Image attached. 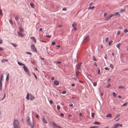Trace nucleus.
Listing matches in <instances>:
<instances>
[{"label": "nucleus", "mask_w": 128, "mask_h": 128, "mask_svg": "<svg viewBox=\"0 0 128 128\" xmlns=\"http://www.w3.org/2000/svg\"><path fill=\"white\" fill-rule=\"evenodd\" d=\"M110 66L112 68V69H113V68H114V66L112 65V64H110Z\"/></svg>", "instance_id": "obj_46"}, {"label": "nucleus", "mask_w": 128, "mask_h": 128, "mask_svg": "<svg viewBox=\"0 0 128 128\" xmlns=\"http://www.w3.org/2000/svg\"><path fill=\"white\" fill-rule=\"evenodd\" d=\"M113 14V16H116V15H118L119 16H120V15L119 14L118 12H117L115 13H114Z\"/></svg>", "instance_id": "obj_20"}, {"label": "nucleus", "mask_w": 128, "mask_h": 128, "mask_svg": "<svg viewBox=\"0 0 128 128\" xmlns=\"http://www.w3.org/2000/svg\"><path fill=\"white\" fill-rule=\"evenodd\" d=\"M32 74L34 75L36 79V80L37 79V77L36 76L34 72H32Z\"/></svg>", "instance_id": "obj_42"}, {"label": "nucleus", "mask_w": 128, "mask_h": 128, "mask_svg": "<svg viewBox=\"0 0 128 128\" xmlns=\"http://www.w3.org/2000/svg\"><path fill=\"white\" fill-rule=\"evenodd\" d=\"M57 109L58 110H59L60 109V106L58 105H57Z\"/></svg>", "instance_id": "obj_38"}, {"label": "nucleus", "mask_w": 128, "mask_h": 128, "mask_svg": "<svg viewBox=\"0 0 128 128\" xmlns=\"http://www.w3.org/2000/svg\"><path fill=\"white\" fill-rule=\"evenodd\" d=\"M94 65L95 66H97V64L96 62H94Z\"/></svg>", "instance_id": "obj_62"}, {"label": "nucleus", "mask_w": 128, "mask_h": 128, "mask_svg": "<svg viewBox=\"0 0 128 128\" xmlns=\"http://www.w3.org/2000/svg\"><path fill=\"white\" fill-rule=\"evenodd\" d=\"M1 62L2 63L4 62H5V60H4V59H2V61H1Z\"/></svg>", "instance_id": "obj_63"}, {"label": "nucleus", "mask_w": 128, "mask_h": 128, "mask_svg": "<svg viewBox=\"0 0 128 128\" xmlns=\"http://www.w3.org/2000/svg\"><path fill=\"white\" fill-rule=\"evenodd\" d=\"M113 41L112 40H111L109 42L108 44L109 46H110L112 44V43Z\"/></svg>", "instance_id": "obj_30"}, {"label": "nucleus", "mask_w": 128, "mask_h": 128, "mask_svg": "<svg viewBox=\"0 0 128 128\" xmlns=\"http://www.w3.org/2000/svg\"><path fill=\"white\" fill-rule=\"evenodd\" d=\"M56 44V43H55V42L54 41H53L52 42L51 44L52 45H54V44Z\"/></svg>", "instance_id": "obj_49"}, {"label": "nucleus", "mask_w": 128, "mask_h": 128, "mask_svg": "<svg viewBox=\"0 0 128 128\" xmlns=\"http://www.w3.org/2000/svg\"><path fill=\"white\" fill-rule=\"evenodd\" d=\"M2 81H0V90L1 91L2 90Z\"/></svg>", "instance_id": "obj_16"}, {"label": "nucleus", "mask_w": 128, "mask_h": 128, "mask_svg": "<svg viewBox=\"0 0 128 128\" xmlns=\"http://www.w3.org/2000/svg\"><path fill=\"white\" fill-rule=\"evenodd\" d=\"M28 124L31 126V128H34V125L33 121L32 122H31L30 121L27 122Z\"/></svg>", "instance_id": "obj_5"}, {"label": "nucleus", "mask_w": 128, "mask_h": 128, "mask_svg": "<svg viewBox=\"0 0 128 128\" xmlns=\"http://www.w3.org/2000/svg\"><path fill=\"white\" fill-rule=\"evenodd\" d=\"M108 37H107L105 40V41L106 42H107L108 40Z\"/></svg>", "instance_id": "obj_57"}, {"label": "nucleus", "mask_w": 128, "mask_h": 128, "mask_svg": "<svg viewBox=\"0 0 128 128\" xmlns=\"http://www.w3.org/2000/svg\"><path fill=\"white\" fill-rule=\"evenodd\" d=\"M52 123L53 125V127L54 128H58L59 127H60V126H58L54 122H52Z\"/></svg>", "instance_id": "obj_10"}, {"label": "nucleus", "mask_w": 128, "mask_h": 128, "mask_svg": "<svg viewBox=\"0 0 128 128\" xmlns=\"http://www.w3.org/2000/svg\"><path fill=\"white\" fill-rule=\"evenodd\" d=\"M63 10L66 11L67 10L66 8H62Z\"/></svg>", "instance_id": "obj_51"}, {"label": "nucleus", "mask_w": 128, "mask_h": 128, "mask_svg": "<svg viewBox=\"0 0 128 128\" xmlns=\"http://www.w3.org/2000/svg\"><path fill=\"white\" fill-rule=\"evenodd\" d=\"M54 84L56 86H57L59 84V82L58 80H56L54 82Z\"/></svg>", "instance_id": "obj_9"}, {"label": "nucleus", "mask_w": 128, "mask_h": 128, "mask_svg": "<svg viewBox=\"0 0 128 128\" xmlns=\"http://www.w3.org/2000/svg\"><path fill=\"white\" fill-rule=\"evenodd\" d=\"M23 68L24 71L26 72L27 74L29 76H30V74L29 73L28 69V68L25 66H24L23 67Z\"/></svg>", "instance_id": "obj_2"}, {"label": "nucleus", "mask_w": 128, "mask_h": 128, "mask_svg": "<svg viewBox=\"0 0 128 128\" xmlns=\"http://www.w3.org/2000/svg\"><path fill=\"white\" fill-rule=\"evenodd\" d=\"M104 69L106 70H109V69L108 68H107V67H105L104 68Z\"/></svg>", "instance_id": "obj_64"}, {"label": "nucleus", "mask_w": 128, "mask_h": 128, "mask_svg": "<svg viewBox=\"0 0 128 128\" xmlns=\"http://www.w3.org/2000/svg\"><path fill=\"white\" fill-rule=\"evenodd\" d=\"M19 30L20 32H24L23 29L21 27L19 28Z\"/></svg>", "instance_id": "obj_27"}, {"label": "nucleus", "mask_w": 128, "mask_h": 128, "mask_svg": "<svg viewBox=\"0 0 128 128\" xmlns=\"http://www.w3.org/2000/svg\"><path fill=\"white\" fill-rule=\"evenodd\" d=\"M26 98L28 100H29V94L28 93L27 94L26 96Z\"/></svg>", "instance_id": "obj_19"}, {"label": "nucleus", "mask_w": 128, "mask_h": 128, "mask_svg": "<svg viewBox=\"0 0 128 128\" xmlns=\"http://www.w3.org/2000/svg\"><path fill=\"white\" fill-rule=\"evenodd\" d=\"M119 125V124H114L112 127V128H116Z\"/></svg>", "instance_id": "obj_14"}, {"label": "nucleus", "mask_w": 128, "mask_h": 128, "mask_svg": "<svg viewBox=\"0 0 128 128\" xmlns=\"http://www.w3.org/2000/svg\"><path fill=\"white\" fill-rule=\"evenodd\" d=\"M31 62L34 65H35L36 64L35 61L34 60L33 61H32Z\"/></svg>", "instance_id": "obj_35"}, {"label": "nucleus", "mask_w": 128, "mask_h": 128, "mask_svg": "<svg viewBox=\"0 0 128 128\" xmlns=\"http://www.w3.org/2000/svg\"><path fill=\"white\" fill-rule=\"evenodd\" d=\"M26 53L28 54L32 55V53L30 52H26Z\"/></svg>", "instance_id": "obj_47"}, {"label": "nucleus", "mask_w": 128, "mask_h": 128, "mask_svg": "<svg viewBox=\"0 0 128 128\" xmlns=\"http://www.w3.org/2000/svg\"><path fill=\"white\" fill-rule=\"evenodd\" d=\"M66 92V90H64L62 92V94H65Z\"/></svg>", "instance_id": "obj_41"}, {"label": "nucleus", "mask_w": 128, "mask_h": 128, "mask_svg": "<svg viewBox=\"0 0 128 128\" xmlns=\"http://www.w3.org/2000/svg\"><path fill=\"white\" fill-rule=\"evenodd\" d=\"M113 16V14H111L110 15L108 16L107 17H106L104 19V20L105 21H107L110 18Z\"/></svg>", "instance_id": "obj_7"}, {"label": "nucleus", "mask_w": 128, "mask_h": 128, "mask_svg": "<svg viewBox=\"0 0 128 128\" xmlns=\"http://www.w3.org/2000/svg\"><path fill=\"white\" fill-rule=\"evenodd\" d=\"M110 86V84H108L107 86H106V88H108V87L109 86Z\"/></svg>", "instance_id": "obj_59"}, {"label": "nucleus", "mask_w": 128, "mask_h": 128, "mask_svg": "<svg viewBox=\"0 0 128 128\" xmlns=\"http://www.w3.org/2000/svg\"><path fill=\"white\" fill-rule=\"evenodd\" d=\"M31 48L34 51L36 52H37L36 49L34 44H32L31 45Z\"/></svg>", "instance_id": "obj_6"}, {"label": "nucleus", "mask_w": 128, "mask_h": 128, "mask_svg": "<svg viewBox=\"0 0 128 128\" xmlns=\"http://www.w3.org/2000/svg\"><path fill=\"white\" fill-rule=\"evenodd\" d=\"M93 85L94 86H96L97 85V83L96 82L94 83Z\"/></svg>", "instance_id": "obj_53"}, {"label": "nucleus", "mask_w": 128, "mask_h": 128, "mask_svg": "<svg viewBox=\"0 0 128 128\" xmlns=\"http://www.w3.org/2000/svg\"><path fill=\"white\" fill-rule=\"evenodd\" d=\"M93 60L94 61H96L97 60L96 59V58L94 56H93Z\"/></svg>", "instance_id": "obj_50"}, {"label": "nucleus", "mask_w": 128, "mask_h": 128, "mask_svg": "<svg viewBox=\"0 0 128 128\" xmlns=\"http://www.w3.org/2000/svg\"><path fill=\"white\" fill-rule=\"evenodd\" d=\"M94 124L96 125H99L100 124V123L97 122H94Z\"/></svg>", "instance_id": "obj_24"}, {"label": "nucleus", "mask_w": 128, "mask_h": 128, "mask_svg": "<svg viewBox=\"0 0 128 128\" xmlns=\"http://www.w3.org/2000/svg\"><path fill=\"white\" fill-rule=\"evenodd\" d=\"M18 36L21 37H23V34L20 32H18Z\"/></svg>", "instance_id": "obj_12"}, {"label": "nucleus", "mask_w": 128, "mask_h": 128, "mask_svg": "<svg viewBox=\"0 0 128 128\" xmlns=\"http://www.w3.org/2000/svg\"><path fill=\"white\" fill-rule=\"evenodd\" d=\"M0 15H1L2 16L3 15V14L2 12V10H0Z\"/></svg>", "instance_id": "obj_45"}, {"label": "nucleus", "mask_w": 128, "mask_h": 128, "mask_svg": "<svg viewBox=\"0 0 128 128\" xmlns=\"http://www.w3.org/2000/svg\"><path fill=\"white\" fill-rule=\"evenodd\" d=\"M2 77L3 76L2 74H1V75L0 76V81H2Z\"/></svg>", "instance_id": "obj_37"}, {"label": "nucleus", "mask_w": 128, "mask_h": 128, "mask_svg": "<svg viewBox=\"0 0 128 128\" xmlns=\"http://www.w3.org/2000/svg\"><path fill=\"white\" fill-rule=\"evenodd\" d=\"M30 38L32 40V41L34 43L36 42V40L35 38L34 37H32Z\"/></svg>", "instance_id": "obj_11"}, {"label": "nucleus", "mask_w": 128, "mask_h": 128, "mask_svg": "<svg viewBox=\"0 0 128 128\" xmlns=\"http://www.w3.org/2000/svg\"><path fill=\"white\" fill-rule=\"evenodd\" d=\"M4 50L3 48L0 47V51H3Z\"/></svg>", "instance_id": "obj_55"}, {"label": "nucleus", "mask_w": 128, "mask_h": 128, "mask_svg": "<svg viewBox=\"0 0 128 128\" xmlns=\"http://www.w3.org/2000/svg\"><path fill=\"white\" fill-rule=\"evenodd\" d=\"M42 120L44 124H46L47 122V121L44 117L42 118Z\"/></svg>", "instance_id": "obj_15"}, {"label": "nucleus", "mask_w": 128, "mask_h": 128, "mask_svg": "<svg viewBox=\"0 0 128 128\" xmlns=\"http://www.w3.org/2000/svg\"><path fill=\"white\" fill-rule=\"evenodd\" d=\"M125 10V9H122L121 10H120V12L121 13L122 12L124 11Z\"/></svg>", "instance_id": "obj_44"}, {"label": "nucleus", "mask_w": 128, "mask_h": 128, "mask_svg": "<svg viewBox=\"0 0 128 128\" xmlns=\"http://www.w3.org/2000/svg\"><path fill=\"white\" fill-rule=\"evenodd\" d=\"M112 94L114 97H115L116 96V94L115 92H112Z\"/></svg>", "instance_id": "obj_34"}, {"label": "nucleus", "mask_w": 128, "mask_h": 128, "mask_svg": "<svg viewBox=\"0 0 128 128\" xmlns=\"http://www.w3.org/2000/svg\"><path fill=\"white\" fill-rule=\"evenodd\" d=\"M98 126H94L90 127V128H98Z\"/></svg>", "instance_id": "obj_32"}, {"label": "nucleus", "mask_w": 128, "mask_h": 128, "mask_svg": "<svg viewBox=\"0 0 128 128\" xmlns=\"http://www.w3.org/2000/svg\"><path fill=\"white\" fill-rule=\"evenodd\" d=\"M95 8V7L94 6H92V7H90L88 8V10H93L94 8Z\"/></svg>", "instance_id": "obj_21"}, {"label": "nucleus", "mask_w": 128, "mask_h": 128, "mask_svg": "<svg viewBox=\"0 0 128 128\" xmlns=\"http://www.w3.org/2000/svg\"><path fill=\"white\" fill-rule=\"evenodd\" d=\"M15 19L16 21H18L19 20L18 18L17 17L15 18Z\"/></svg>", "instance_id": "obj_58"}, {"label": "nucleus", "mask_w": 128, "mask_h": 128, "mask_svg": "<svg viewBox=\"0 0 128 128\" xmlns=\"http://www.w3.org/2000/svg\"><path fill=\"white\" fill-rule=\"evenodd\" d=\"M18 121L17 119L16 121H14L13 122V126L14 128H19L18 126Z\"/></svg>", "instance_id": "obj_1"}, {"label": "nucleus", "mask_w": 128, "mask_h": 128, "mask_svg": "<svg viewBox=\"0 0 128 128\" xmlns=\"http://www.w3.org/2000/svg\"><path fill=\"white\" fill-rule=\"evenodd\" d=\"M127 102H126V103H124V104H123L122 106H126L127 105Z\"/></svg>", "instance_id": "obj_43"}, {"label": "nucleus", "mask_w": 128, "mask_h": 128, "mask_svg": "<svg viewBox=\"0 0 128 128\" xmlns=\"http://www.w3.org/2000/svg\"><path fill=\"white\" fill-rule=\"evenodd\" d=\"M10 22L12 24H13V22L12 20H10Z\"/></svg>", "instance_id": "obj_56"}, {"label": "nucleus", "mask_w": 128, "mask_h": 128, "mask_svg": "<svg viewBox=\"0 0 128 128\" xmlns=\"http://www.w3.org/2000/svg\"><path fill=\"white\" fill-rule=\"evenodd\" d=\"M82 63L80 62L79 64H78L77 66V68L78 70H80L81 66Z\"/></svg>", "instance_id": "obj_8"}, {"label": "nucleus", "mask_w": 128, "mask_h": 128, "mask_svg": "<svg viewBox=\"0 0 128 128\" xmlns=\"http://www.w3.org/2000/svg\"><path fill=\"white\" fill-rule=\"evenodd\" d=\"M18 64L20 65V66H22V65H23L24 66H25V65L23 64H22L20 62H18Z\"/></svg>", "instance_id": "obj_23"}, {"label": "nucleus", "mask_w": 128, "mask_h": 128, "mask_svg": "<svg viewBox=\"0 0 128 128\" xmlns=\"http://www.w3.org/2000/svg\"><path fill=\"white\" fill-rule=\"evenodd\" d=\"M54 63H56L57 64H61L62 62H54Z\"/></svg>", "instance_id": "obj_33"}, {"label": "nucleus", "mask_w": 128, "mask_h": 128, "mask_svg": "<svg viewBox=\"0 0 128 128\" xmlns=\"http://www.w3.org/2000/svg\"><path fill=\"white\" fill-rule=\"evenodd\" d=\"M94 114L95 113L94 112H92L91 113V116L92 118H94Z\"/></svg>", "instance_id": "obj_29"}, {"label": "nucleus", "mask_w": 128, "mask_h": 128, "mask_svg": "<svg viewBox=\"0 0 128 128\" xmlns=\"http://www.w3.org/2000/svg\"><path fill=\"white\" fill-rule=\"evenodd\" d=\"M124 88V86H122V85L118 87V88Z\"/></svg>", "instance_id": "obj_28"}, {"label": "nucleus", "mask_w": 128, "mask_h": 128, "mask_svg": "<svg viewBox=\"0 0 128 128\" xmlns=\"http://www.w3.org/2000/svg\"><path fill=\"white\" fill-rule=\"evenodd\" d=\"M128 31V30L127 29H125L124 31V32L125 33H126Z\"/></svg>", "instance_id": "obj_40"}, {"label": "nucleus", "mask_w": 128, "mask_h": 128, "mask_svg": "<svg viewBox=\"0 0 128 128\" xmlns=\"http://www.w3.org/2000/svg\"><path fill=\"white\" fill-rule=\"evenodd\" d=\"M121 59L122 62L124 63L126 62L127 59V58L126 57L124 56L123 55H122L121 56Z\"/></svg>", "instance_id": "obj_4"}, {"label": "nucleus", "mask_w": 128, "mask_h": 128, "mask_svg": "<svg viewBox=\"0 0 128 128\" xmlns=\"http://www.w3.org/2000/svg\"><path fill=\"white\" fill-rule=\"evenodd\" d=\"M12 44L14 47H16L17 46V45L16 44H14L12 43Z\"/></svg>", "instance_id": "obj_48"}, {"label": "nucleus", "mask_w": 128, "mask_h": 128, "mask_svg": "<svg viewBox=\"0 0 128 128\" xmlns=\"http://www.w3.org/2000/svg\"><path fill=\"white\" fill-rule=\"evenodd\" d=\"M72 26L73 27V29L74 30H76L77 28L76 27L75 25H74V24H73L72 25Z\"/></svg>", "instance_id": "obj_17"}, {"label": "nucleus", "mask_w": 128, "mask_h": 128, "mask_svg": "<svg viewBox=\"0 0 128 128\" xmlns=\"http://www.w3.org/2000/svg\"><path fill=\"white\" fill-rule=\"evenodd\" d=\"M30 118L29 117H27L26 118V122H28L30 121Z\"/></svg>", "instance_id": "obj_22"}, {"label": "nucleus", "mask_w": 128, "mask_h": 128, "mask_svg": "<svg viewBox=\"0 0 128 128\" xmlns=\"http://www.w3.org/2000/svg\"><path fill=\"white\" fill-rule=\"evenodd\" d=\"M36 117L37 118H39V116L38 114H36Z\"/></svg>", "instance_id": "obj_61"}, {"label": "nucleus", "mask_w": 128, "mask_h": 128, "mask_svg": "<svg viewBox=\"0 0 128 128\" xmlns=\"http://www.w3.org/2000/svg\"><path fill=\"white\" fill-rule=\"evenodd\" d=\"M121 44H120V43H118L117 44H116V47L117 48H119Z\"/></svg>", "instance_id": "obj_26"}, {"label": "nucleus", "mask_w": 128, "mask_h": 128, "mask_svg": "<svg viewBox=\"0 0 128 128\" xmlns=\"http://www.w3.org/2000/svg\"><path fill=\"white\" fill-rule=\"evenodd\" d=\"M30 100H33L35 98V97L33 96L31 94L30 95Z\"/></svg>", "instance_id": "obj_13"}, {"label": "nucleus", "mask_w": 128, "mask_h": 128, "mask_svg": "<svg viewBox=\"0 0 128 128\" xmlns=\"http://www.w3.org/2000/svg\"><path fill=\"white\" fill-rule=\"evenodd\" d=\"M120 116V114H117L116 116V118L114 119V120H115L116 118H118Z\"/></svg>", "instance_id": "obj_39"}, {"label": "nucleus", "mask_w": 128, "mask_h": 128, "mask_svg": "<svg viewBox=\"0 0 128 128\" xmlns=\"http://www.w3.org/2000/svg\"><path fill=\"white\" fill-rule=\"evenodd\" d=\"M90 39V37L89 36L87 35L84 38L83 42L84 43H86L89 41Z\"/></svg>", "instance_id": "obj_3"}, {"label": "nucleus", "mask_w": 128, "mask_h": 128, "mask_svg": "<svg viewBox=\"0 0 128 128\" xmlns=\"http://www.w3.org/2000/svg\"><path fill=\"white\" fill-rule=\"evenodd\" d=\"M106 116L107 118H110L112 116V115L110 114H107Z\"/></svg>", "instance_id": "obj_18"}, {"label": "nucleus", "mask_w": 128, "mask_h": 128, "mask_svg": "<svg viewBox=\"0 0 128 128\" xmlns=\"http://www.w3.org/2000/svg\"><path fill=\"white\" fill-rule=\"evenodd\" d=\"M46 37H48V38H50L51 37V36L50 35H47L46 36Z\"/></svg>", "instance_id": "obj_60"}, {"label": "nucleus", "mask_w": 128, "mask_h": 128, "mask_svg": "<svg viewBox=\"0 0 128 128\" xmlns=\"http://www.w3.org/2000/svg\"><path fill=\"white\" fill-rule=\"evenodd\" d=\"M49 102L50 104H52L53 103V101L52 100H50L49 101Z\"/></svg>", "instance_id": "obj_54"}, {"label": "nucleus", "mask_w": 128, "mask_h": 128, "mask_svg": "<svg viewBox=\"0 0 128 128\" xmlns=\"http://www.w3.org/2000/svg\"><path fill=\"white\" fill-rule=\"evenodd\" d=\"M100 70L99 68H98V74H100Z\"/></svg>", "instance_id": "obj_36"}, {"label": "nucleus", "mask_w": 128, "mask_h": 128, "mask_svg": "<svg viewBox=\"0 0 128 128\" xmlns=\"http://www.w3.org/2000/svg\"><path fill=\"white\" fill-rule=\"evenodd\" d=\"M30 6L32 7V8H34V4L32 3H30Z\"/></svg>", "instance_id": "obj_25"}, {"label": "nucleus", "mask_w": 128, "mask_h": 128, "mask_svg": "<svg viewBox=\"0 0 128 128\" xmlns=\"http://www.w3.org/2000/svg\"><path fill=\"white\" fill-rule=\"evenodd\" d=\"M9 74H8V75H7L6 78V80L7 81L8 80V78H9Z\"/></svg>", "instance_id": "obj_31"}, {"label": "nucleus", "mask_w": 128, "mask_h": 128, "mask_svg": "<svg viewBox=\"0 0 128 128\" xmlns=\"http://www.w3.org/2000/svg\"><path fill=\"white\" fill-rule=\"evenodd\" d=\"M120 33V30H118L117 32V34L118 35H119Z\"/></svg>", "instance_id": "obj_52"}]
</instances>
